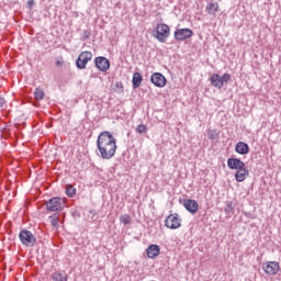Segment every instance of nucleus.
<instances>
[{"mask_svg": "<svg viewBox=\"0 0 281 281\" xmlns=\"http://www.w3.org/2000/svg\"><path fill=\"white\" fill-rule=\"evenodd\" d=\"M27 7L30 8V10H32V8L34 7V0H29Z\"/></svg>", "mask_w": 281, "mask_h": 281, "instance_id": "obj_26", "label": "nucleus"}, {"mask_svg": "<svg viewBox=\"0 0 281 281\" xmlns=\"http://www.w3.org/2000/svg\"><path fill=\"white\" fill-rule=\"evenodd\" d=\"M232 80V75L225 72L222 77L218 74H213L210 78V82L212 87L215 89H223L225 82H229Z\"/></svg>", "mask_w": 281, "mask_h": 281, "instance_id": "obj_4", "label": "nucleus"}, {"mask_svg": "<svg viewBox=\"0 0 281 281\" xmlns=\"http://www.w3.org/2000/svg\"><path fill=\"white\" fill-rule=\"evenodd\" d=\"M120 223L123 225H128L131 223V215H121Z\"/></svg>", "mask_w": 281, "mask_h": 281, "instance_id": "obj_23", "label": "nucleus"}, {"mask_svg": "<svg viewBox=\"0 0 281 281\" xmlns=\"http://www.w3.org/2000/svg\"><path fill=\"white\" fill-rule=\"evenodd\" d=\"M66 194L67 196H76V188H74V186L71 184H67L66 186Z\"/></svg>", "mask_w": 281, "mask_h": 281, "instance_id": "obj_21", "label": "nucleus"}, {"mask_svg": "<svg viewBox=\"0 0 281 281\" xmlns=\"http://www.w3.org/2000/svg\"><path fill=\"white\" fill-rule=\"evenodd\" d=\"M94 65L99 71H109L111 67V63L105 57H97Z\"/></svg>", "mask_w": 281, "mask_h": 281, "instance_id": "obj_11", "label": "nucleus"}, {"mask_svg": "<svg viewBox=\"0 0 281 281\" xmlns=\"http://www.w3.org/2000/svg\"><path fill=\"white\" fill-rule=\"evenodd\" d=\"M165 226L168 229H179V227H181V217L179 214L173 213L168 215L165 220Z\"/></svg>", "mask_w": 281, "mask_h": 281, "instance_id": "obj_6", "label": "nucleus"}, {"mask_svg": "<svg viewBox=\"0 0 281 281\" xmlns=\"http://www.w3.org/2000/svg\"><path fill=\"white\" fill-rule=\"evenodd\" d=\"M19 238L24 247H34L36 245V237L27 229H23L19 234Z\"/></svg>", "mask_w": 281, "mask_h": 281, "instance_id": "obj_5", "label": "nucleus"}, {"mask_svg": "<svg viewBox=\"0 0 281 281\" xmlns=\"http://www.w3.org/2000/svg\"><path fill=\"white\" fill-rule=\"evenodd\" d=\"M155 33V38H157L159 43H166L168 36H170V26L166 23H159L156 26Z\"/></svg>", "mask_w": 281, "mask_h": 281, "instance_id": "obj_2", "label": "nucleus"}, {"mask_svg": "<svg viewBox=\"0 0 281 281\" xmlns=\"http://www.w3.org/2000/svg\"><path fill=\"white\" fill-rule=\"evenodd\" d=\"M247 177H249V170H247V168H241V169H237L236 173H235V180L238 183H243V181H245V179H247Z\"/></svg>", "mask_w": 281, "mask_h": 281, "instance_id": "obj_15", "label": "nucleus"}, {"mask_svg": "<svg viewBox=\"0 0 281 281\" xmlns=\"http://www.w3.org/2000/svg\"><path fill=\"white\" fill-rule=\"evenodd\" d=\"M160 251H161V248H159L158 245H150L147 248V257L148 258H157V256H159Z\"/></svg>", "mask_w": 281, "mask_h": 281, "instance_id": "obj_16", "label": "nucleus"}, {"mask_svg": "<svg viewBox=\"0 0 281 281\" xmlns=\"http://www.w3.org/2000/svg\"><path fill=\"white\" fill-rule=\"evenodd\" d=\"M183 207L186 209L187 212H190V214H196V212H199V203L196 202V200H184Z\"/></svg>", "mask_w": 281, "mask_h": 281, "instance_id": "obj_12", "label": "nucleus"}, {"mask_svg": "<svg viewBox=\"0 0 281 281\" xmlns=\"http://www.w3.org/2000/svg\"><path fill=\"white\" fill-rule=\"evenodd\" d=\"M227 166L229 170H241L245 168V162L238 158H228Z\"/></svg>", "mask_w": 281, "mask_h": 281, "instance_id": "obj_13", "label": "nucleus"}, {"mask_svg": "<svg viewBox=\"0 0 281 281\" xmlns=\"http://www.w3.org/2000/svg\"><path fill=\"white\" fill-rule=\"evenodd\" d=\"M262 269L267 276H278V272L280 271V262L267 261L263 263Z\"/></svg>", "mask_w": 281, "mask_h": 281, "instance_id": "obj_8", "label": "nucleus"}, {"mask_svg": "<svg viewBox=\"0 0 281 281\" xmlns=\"http://www.w3.org/2000/svg\"><path fill=\"white\" fill-rule=\"evenodd\" d=\"M35 100H43L45 98V90L43 88H36L34 91Z\"/></svg>", "mask_w": 281, "mask_h": 281, "instance_id": "obj_20", "label": "nucleus"}, {"mask_svg": "<svg viewBox=\"0 0 281 281\" xmlns=\"http://www.w3.org/2000/svg\"><path fill=\"white\" fill-rule=\"evenodd\" d=\"M235 153L238 155H249V145L245 142H238L235 145Z\"/></svg>", "mask_w": 281, "mask_h": 281, "instance_id": "obj_14", "label": "nucleus"}, {"mask_svg": "<svg viewBox=\"0 0 281 281\" xmlns=\"http://www.w3.org/2000/svg\"><path fill=\"white\" fill-rule=\"evenodd\" d=\"M49 221L53 227H58V216L56 215L49 216Z\"/></svg>", "mask_w": 281, "mask_h": 281, "instance_id": "obj_24", "label": "nucleus"}, {"mask_svg": "<svg viewBox=\"0 0 281 281\" xmlns=\"http://www.w3.org/2000/svg\"><path fill=\"white\" fill-rule=\"evenodd\" d=\"M194 32L190 29H178L175 31L173 36L176 41H186V38H192Z\"/></svg>", "mask_w": 281, "mask_h": 281, "instance_id": "obj_10", "label": "nucleus"}, {"mask_svg": "<svg viewBox=\"0 0 281 281\" xmlns=\"http://www.w3.org/2000/svg\"><path fill=\"white\" fill-rule=\"evenodd\" d=\"M47 212H60L65 209V199L64 198H52L45 203Z\"/></svg>", "mask_w": 281, "mask_h": 281, "instance_id": "obj_3", "label": "nucleus"}, {"mask_svg": "<svg viewBox=\"0 0 281 281\" xmlns=\"http://www.w3.org/2000/svg\"><path fill=\"white\" fill-rule=\"evenodd\" d=\"M93 54L89 50L81 52L76 61L78 69H87V65L90 60H92Z\"/></svg>", "mask_w": 281, "mask_h": 281, "instance_id": "obj_7", "label": "nucleus"}, {"mask_svg": "<svg viewBox=\"0 0 281 281\" xmlns=\"http://www.w3.org/2000/svg\"><path fill=\"white\" fill-rule=\"evenodd\" d=\"M150 82L154 83L155 87H158V89H164V87H166L168 80L160 72H154L150 76Z\"/></svg>", "mask_w": 281, "mask_h": 281, "instance_id": "obj_9", "label": "nucleus"}, {"mask_svg": "<svg viewBox=\"0 0 281 281\" xmlns=\"http://www.w3.org/2000/svg\"><path fill=\"white\" fill-rule=\"evenodd\" d=\"M52 280H53V281H67L68 278H67V274L61 273L60 271H55V272L52 274Z\"/></svg>", "mask_w": 281, "mask_h": 281, "instance_id": "obj_19", "label": "nucleus"}, {"mask_svg": "<svg viewBox=\"0 0 281 281\" xmlns=\"http://www.w3.org/2000/svg\"><path fill=\"white\" fill-rule=\"evenodd\" d=\"M5 106H7L5 99L3 97H0V109H5Z\"/></svg>", "mask_w": 281, "mask_h": 281, "instance_id": "obj_25", "label": "nucleus"}, {"mask_svg": "<svg viewBox=\"0 0 281 281\" xmlns=\"http://www.w3.org/2000/svg\"><path fill=\"white\" fill-rule=\"evenodd\" d=\"M97 146L102 159H113L117 150V143L111 132H101L98 136Z\"/></svg>", "mask_w": 281, "mask_h": 281, "instance_id": "obj_1", "label": "nucleus"}, {"mask_svg": "<svg viewBox=\"0 0 281 281\" xmlns=\"http://www.w3.org/2000/svg\"><path fill=\"white\" fill-rule=\"evenodd\" d=\"M148 127H146V125L144 124H139L136 126V133H138L139 135L147 133Z\"/></svg>", "mask_w": 281, "mask_h": 281, "instance_id": "obj_22", "label": "nucleus"}, {"mask_svg": "<svg viewBox=\"0 0 281 281\" xmlns=\"http://www.w3.org/2000/svg\"><path fill=\"white\" fill-rule=\"evenodd\" d=\"M144 78L142 77V74L139 72H134L133 78H132V85L134 89H138V87H142V81Z\"/></svg>", "mask_w": 281, "mask_h": 281, "instance_id": "obj_18", "label": "nucleus"}, {"mask_svg": "<svg viewBox=\"0 0 281 281\" xmlns=\"http://www.w3.org/2000/svg\"><path fill=\"white\" fill-rule=\"evenodd\" d=\"M218 10H220L218 2H211L206 5L207 14H211L213 16H216V12H218Z\"/></svg>", "mask_w": 281, "mask_h": 281, "instance_id": "obj_17", "label": "nucleus"}]
</instances>
